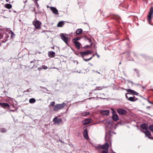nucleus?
<instances>
[{
  "mask_svg": "<svg viewBox=\"0 0 153 153\" xmlns=\"http://www.w3.org/2000/svg\"><path fill=\"white\" fill-rule=\"evenodd\" d=\"M107 124H108V126H107V127H109V128L111 126V122H106V124H105L106 126Z\"/></svg>",
  "mask_w": 153,
  "mask_h": 153,
  "instance_id": "32",
  "label": "nucleus"
},
{
  "mask_svg": "<svg viewBox=\"0 0 153 153\" xmlns=\"http://www.w3.org/2000/svg\"><path fill=\"white\" fill-rule=\"evenodd\" d=\"M111 136L109 134H107L106 133L105 139L106 141H109L111 140Z\"/></svg>",
  "mask_w": 153,
  "mask_h": 153,
  "instance_id": "17",
  "label": "nucleus"
},
{
  "mask_svg": "<svg viewBox=\"0 0 153 153\" xmlns=\"http://www.w3.org/2000/svg\"><path fill=\"white\" fill-rule=\"evenodd\" d=\"M97 88H98L99 89H98V90H101L103 88H104L103 87H101L100 86L97 87Z\"/></svg>",
  "mask_w": 153,
  "mask_h": 153,
  "instance_id": "38",
  "label": "nucleus"
},
{
  "mask_svg": "<svg viewBox=\"0 0 153 153\" xmlns=\"http://www.w3.org/2000/svg\"><path fill=\"white\" fill-rule=\"evenodd\" d=\"M82 31V29L79 28L77 29L76 31V33L77 35L80 34Z\"/></svg>",
  "mask_w": 153,
  "mask_h": 153,
  "instance_id": "22",
  "label": "nucleus"
},
{
  "mask_svg": "<svg viewBox=\"0 0 153 153\" xmlns=\"http://www.w3.org/2000/svg\"><path fill=\"white\" fill-rule=\"evenodd\" d=\"M80 115L84 116L85 117L88 115H89L90 114V113L88 111H85L83 112H82L80 113Z\"/></svg>",
  "mask_w": 153,
  "mask_h": 153,
  "instance_id": "18",
  "label": "nucleus"
},
{
  "mask_svg": "<svg viewBox=\"0 0 153 153\" xmlns=\"http://www.w3.org/2000/svg\"><path fill=\"white\" fill-rule=\"evenodd\" d=\"M42 68L43 69H46L48 68L45 65H43L42 66Z\"/></svg>",
  "mask_w": 153,
  "mask_h": 153,
  "instance_id": "36",
  "label": "nucleus"
},
{
  "mask_svg": "<svg viewBox=\"0 0 153 153\" xmlns=\"http://www.w3.org/2000/svg\"><path fill=\"white\" fill-rule=\"evenodd\" d=\"M143 1H144V0H143Z\"/></svg>",
  "mask_w": 153,
  "mask_h": 153,
  "instance_id": "56",
  "label": "nucleus"
},
{
  "mask_svg": "<svg viewBox=\"0 0 153 153\" xmlns=\"http://www.w3.org/2000/svg\"><path fill=\"white\" fill-rule=\"evenodd\" d=\"M37 6H39V4H37Z\"/></svg>",
  "mask_w": 153,
  "mask_h": 153,
  "instance_id": "53",
  "label": "nucleus"
},
{
  "mask_svg": "<svg viewBox=\"0 0 153 153\" xmlns=\"http://www.w3.org/2000/svg\"><path fill=\"white\" fill-rule=\"evenodd\" d=\"M48 56L49 57L51 58H53L55 56V53L52 51H50L48 52Z\"/></svg>",
  "mask_w": 153,
  "mask_h": 153,
  "instance_id": "13",
  "label": "nucleus"
},
{
  "mask_svg": "<svg viewBox=\"0 0 153 153\" xmlns=\"http://www.w3.org/2000/svg\"><path fill=\"white\" fill-rule=\"evenodd\" d=\"M153 15V7H151L150 10V11L148 14V21L149 23L150 24V22H151V20L152 19V17Z\"/></svg>",
  "mask_w": 153,
  "mask_h": 153,
  "instance_id": "3",
  "label": "nucleus"
},
{
  "mask_svg": "<svg viewBox=\"0 0 153 153\" xmlns=\"http://www.w3.org/2000/svg\"><path fill=\"white\" fill-rule=\"evenodd\" d=\"M9 11L10 12H11V10H9Z\"/></svg>",
  "mask_w": 153,
  "mask_h": 153,
  "instance_id": "50",
  "label": "nucleus"
},
{
  "mask_svg": "<svg viewBox=\"0 0 153 153\" xmlns=\"http://www.w3.org/2000/svg\"><path fill=\"white\" fill-rule=\"evenodd\" d=\"M14 12H16L15 11H14Z\"/></svg>",
  "mask_w": 153,
  "mask_h": 153,
  "instance_id": "54",
  "label": "nucleus"
},
{
  "mask_svg": "<svg viewBox=\"0 0 153 153\" xmlns=\"http://www.w3.org/2000/svg\"><path fill=\"white\" fill-rule=\"evenodd\" d=\"M92 121V120L91 119H86L84 120H83V121H82V123L83 125H86L91 123Z\"/></svg>",
  "mask_w": 153,
  "mask_h": 153,
  "instance_id": "9",
  "label": "nucleus"
},
{
  "mask_svg": "<svg viewBox=\"0 0 153 153\" xmlns=\"http://www.w3.org/2000/svg\"><path fill=\"white\" fill-rule=\"evenodd\" d=\"M134 70L135 71H136L137 70L136 68L134 69Z\"/></svg>",
  "mask_w": 153,
  "mask_h": 153,
  "instance_id": "46",
  "label": "nucleus"
},
{
  "mask_svg": "<svg viewBox=\"0 0 153 153\" xmlns=\"http://www.w3.org/2000/svg\"><path fill=\"white\" fill-rule=\"evenodd\" d=\"M83 136L85 140H88L89 138L88 136V132L87 129H85L83 131Z\"/></svg>",
  "mask_w": 153,
  "mask_h": 153,
  "instance_id": "11",
  "label": "nucleus"
},
{
  "mask_svg": "<svg viewBox=\"0 0 153 153\" xmlns=\"http://www.w3.org/2000/svg\"><path fill=\"white\" fill-rule=\"evenodd\" d=\"M54 123L56 124H59L62 122V120L61 118H58L57 117H55L53 119Z\"/></svg>",
  "mask_w": 153,
  "mask_h": 153,
  "instance_id": "8",
  "label": "nucleus"
},
{
  "mask_svg": "<svg viewBox=\"0 0 153 153\" xmlns=\"http://www.w3.org/2000/svg\"><path fill=\"white\" fill-rule=\"evenodd\" d=\"M88 40L89 41V43H91V39H88ZM91 45H92L91 43Z\"/></svg>",
  "mask_w": 153,
  "mask_h": 153,
  "instance_id": "41",
  "label": "nucleus"
},
{
  "mask_svg": "<svg viewBox=\"0 0 153 153\" xmlns=\"http://www.w3.org/2000/svg\"><path fill=\"white\" fill-rule=\"evenodd\" d=\"M108 146L109 145L108 143L106 142L103 145H99L96 146L95 147L96 149H99L100 151L101 149H102V150H103L108 149Z\"/></svg>",
  "mask_w": 153,
  "mask_h": 153,
  "instance_id": "2",
  "label": "nucleus"
},
{
  "mask_svg": "<svg viewBox=\"0 0 153 153\" xmlns=\"http://www.w3.org/2000/svg\"><path fill=\"white\" fill-rule=\"evenodd\" d=\"M137 100L138 99L134 96L133 97H130L128 99V100L132 102H134Z\"/></svg>",
  "mask_w": 153,
  "mask_h": 153,
  "instance_id": "16",
  "label": "nucleus"
},
{
  "mask_svg": "<svg viewBox=\"0 0 153 153\" xmlns=\"http://www.w3.org/2000/svg\"><path fill=\"white\" fill-rule=\"evenodd\" d=\"M92 53V51L90 50H88L84 52H80L79 53L80 54L82 58L84 59V56H88V55L91 54Z\"/></svg>",
  "mask_w": 153,
  "mask_h": 153,
  "instance_id": "4",
  "label": "nucleus"
},
{
  "mask_svg": "<svg viewBox=\"0 0 153 153\" xmlns=\"http://www.w3.org/2000/svg\"><path fill=\"white\" fill-rule=\"evenodd\" d=\"M97 73H98V74H100V72H97Z\"/></svg>",
  "mask_w": 153,
  "mask_h": 153,
  "instance_id": "52",
  "label": "nucleus"
},
{
  "mask_svg": "<svg viewBox=\"0 0 153 153\" xmlns=\"http://www.w3.org/2000/svg\"><path fill=\"white\" fill-rule=\"evenodd\" d=\"M80 39L78 37H76L73 39V42H77V41L79 40Z\"/></svg>",
  "mask_w": 153,
  "mask_h": 153,
  "instance_id": "31",
  "label": "nucleus"
},
{
  "mask_svg": "<svg viewBox=\"0 0 153 153\" xmlns=\"http://www.w3.org/2000/svg\"><path fill=\"white\" fill-rule=\"evenodd\" d=\"M50 8L52 12L54 14L56 15L59 14V13H58V10L55 7H51Z\"/></svg>",
  "mask_w": 153,
  "mask_h": 153,
  "instance_id": "12",
  "label": "nucleus"
},
{
  "mask_svg": "<svg viewBox=\"0 0 153 153\" xmlns=\"http://www.w3.org/2000/svg\"><path fill=\"white\" fill-rule=\"evenodd\" d=\"M126 90L128 92H130L131 94H134V90L129 89H126Z\"/></svg>",
  "mask_w": 153,
  "mask_h": 153,
  "instance_id": "26",
  "label": "nucleus"
},
{
  "mask_svg": "<svg viewBox=\"0 0 153 153\" xmlns=\"http://www.w3.org/2000/svg\"><path fill=\"white\" fill-rule=\"evenodd\" d=\"M31 88H29L28 89H27L26 91H24V92H30L31 91Z\"/></svg>",
  "mask_w": 153,
  "mask_h": 153,
  "instance_id": "34",
  "label": "nucleus"
},
{
  "mask_svg": "<svg viewBox=\"0 0 153 153\" xmlns=\"http://www.w3.org/2000/svg\"><path fill=\"white\" fill-rule=\"evenodd\" d=\"M112 118L113 120L114 121H116L119 119L118 116L117 114H113Z\"/></svg>",
  "mask_w": 153,
  "mask_h": 153,
  "instance_id": "19",
  "label": "nucleus"
},
{
  "mask_svg": "<svg viewBox=\"0 0 153 153\" xmlns=\"http://www.w3.org/2000/svg\"><path fill=\"white\" fill-rule=\"evenodd\" d=\"M148 102L149 103H151V102L149 101L148 100Z\"/></svg>",
  "mask_w": 153,
  "mask_h": 153,
  "instance_id": "48",
  "label": "nucleus"
},
{
  "mask_svg": "<svg viewBox=\"0 0 153 153\" xmlns=\"http://www.w3.org/2000/svg\"><path fill=\"white\" fill-rule=\"evenodd\" d=\"M100 153H108V149L102 150Z\"/></svg>",
  "mask_w": 153,
  "mask_h": 153,
  "instance_id": "29",
  "label": "nucleus"
},
{
  "mask_svg": "<svg viewBox=\"0 0 153 153\" xmlns=\"http://www.w3.org/2000/svg\"><path fill=\"white\" fill-rule=\"evenodd\" d=\"M142 132L145 134L146 137H147L150 139L153 140V138L151 137V134L149 131L146 130L145 131Z\"/></svg>",
  "mask_w": 153,
  "mask_h": 153,
  "instance_id": "10",
  "label": "nucleus"
},
{
  "mask_svg": "<svg viewBox=\"0 0 153 153\" xmlns=\"http://www.w3.org/2000/svg\"><path fill=\"white\" fill-rule=\"evenodd\" d=\"M131 83H132V84H133V82H132V81H131Z\"/></svg>",
  "mask_w": 153,
  "mask_h": 153,
  "instance_id": "49",
  "label": "nucleus"
},
{
  "mask_svg": "<svg viewBox=\"0 0 153 153\" xmlns=\"http://www.w3.org/2000/svg\"><path fill=\"white\" fill-rule=\"evenodd\" d=\"M149 128L152 132H153V125H150L149 126Z\"/></svg>",
  "mask_w": 153,
  "mask_h": 153,
  "instance_id": "28",
  "label": "nucleus"
},
{
  "mask_svg": "<svg viewBox=\"0 0 153 153\" xmlns=\"http://www.w3.org/2000/svg\"><path fill=\"white\" fill-rule=\"evenodd\" d=\"M141 127L143 129L147 130L148 128V125L146 123H143L141 125Z\"/></svg>",
  "mask_w": 153,
  "mask_h": 153,
  "instance_id": "20",
  "label": "nucleus"
},
{
  "mask_svg": "<svg viewBox=\"0 0 153 153\" xmlns=\"http://www.w3.org/2000/svg\"><path fill=\"white\" fill-rule=\"evenodd\" d=\"M64 22L63 21H60L58 23L57 26L58 27H61L64 25Z\"/></svg>",
  "mask_w": 153,
  "mask_h": 153,
  "instance_id": "21",
  "label": "nucleus"
},
{
  "mask_svg": "<svg viewBox=\"0 0 153 153\" xmlns=\"http://www.w3.org/2000/svg\"><path fill=\"white\" fill-rule=\"evenodd\" d=\"M55 102L54 101L52 102H51L50 104L49 105H51L52 106H53L55 104Z\"/></svg>",
  "mask_w": 153,
  "mask_h": 153,
  "instance_id": "33",
  "label": "nucleus"
},
{
  "mask_svg": "<svg viewBox=\"0 0 153 153\" xmlns=\"http://www.w3.org/2000/svg\"><path fill=\"white\" fill-rule=\"evenodd\" d=\"M33 23L36 28L39 29L40 28V25H41V22L40 21L38 20H36L35 22L33 21Z\"/></svg>",
  "mask_w": 153,
  "mask_h": 153,
  "instance_id": "5",
  "label": "nucleus"
},
{
  "mask_svg": "<svg viewBox=\"0 0 153 153\" xmlns=\"http://www.w3.org/2000/svg\"><path fill=\"white\" fill-rule=\"evenodd\" d=\"M97 55V53L96 51L95 53V55Z\"/></svg>",
  "mask_w": 153,
  "mask_h": 153,
  "instance_id": "45",
  "label": "nucleus"
},
{
  "mask_svg": "<svg viewBox=\"0 0 153 153\" xmlns=\"http://www.w3.org/2000/svg\"><path fill=\"white\" fill-rule=\"evenodd\" d=\"M36 61V60L35 59H34L33 61H32L30 62V64H32V68H33L34 66V63Z\"/></svg>",
  "mask_w": 153,
  "mask_h": 153,
  "instance_id": "30",
  "label": "nucleus"
},
{
  "mask_svg": "<svg viewBox=\"0 0 153 153\" xmlns=\"http://www.w3.org/2000/svg\"><path fill=\"white\" fill-rule=\"evenodd\" d=\"M66 104L64 103H63L62 104H57L54 106L53 110L55 111H57L59 110L62 109L66 106Z\"/></svg>",
  "mask_w": 153,
  "mask_h": 153,
  "instance_id": "1",
  "label": "nucleus"
},
{
  "mask_svg": "<svg viewBox=\"0 0 153 153\" xmlns=\"http://www.w3.org/2000/svg\"><path fill=\"white\" fill-rule=\"evenodd\" d=\"M36 1H38L39 0H36Z\"/></svg>",
  "mask_w": 153,
  "mask_h": 153,
  "instance_id": "55",
  "label": "nucleus"
},
{
  "mask_svg": "<svg viewBox=\"0 0 153 153\" xmlns=\"http://www.w3.org/2000/svg\"><path fill=\"white\" fill-rule=\"evenodd\" d=\"M117 111L119 114L120 115H125L127 113V111L126 110L122 108L117 109Z\"/></svg>",
  "mask_w": 153,
  "mask_h": 153,
  "instance_id": "6",
  "label": "nucleus"
},
{
  "mask_svg": "<svg viewBox=\"0 0 153 153\" xmlns=\"http://www.w3.org/2000/svg\"><path fill=\"white\" fill-rule=\"evenodd\" d=\"M138 93H137V92L134 91L133 94H134L136 95H138Z\"/></svg>",
  "mask_w": 153,
  "mask_h": 153,
  "instance_id": "39",
  "label": "nucleus"
},
{
  "mask_svg": "<svg viewBox=\"0 0 153 153\" xmlns=\"http://www.w3.org/2000/svg\"><path fill=\"white\" fill-rule=\"evenodd\" d=\"M121 64V62H120V63H119V64Z\"/></svg>",
  "mask_w": 153,
  "mask_h": 153,
  "instance_id": "51",
  "label": "nucleus"
},
{
  "mask_svg": "<svg viewBox=\"0 0 153 153\" xmlns=\"http://www.w3.org/2000/svg\"><path fill=\"white\" fill-rule=\"evenodd\" d=\"M60 36L61 37L62 39L65 42L67 45L68 44V38L67 36H66L63 33H61Z\"/></svg>",
  "mask_w": 153,
  "mask_h": 153,
  "instance_id": "7",
  "label": "nucleus"
},
{
  "mask_svg": "<svg viewBox=\"0 0 153 153\" xmlns=\"http://www.w3.org/2000/svg\"><path fill=\"white\" fill-rule=\"evenodd\" d=\"M5 7L8 9H10L12 8V5L9 4H5Z\"/></svg>",
  "mask_w": 153,
  "mask_h": 153,
  "instance_id": "25",
  "label": "nucleus"
},
{
  "mask_svg": "<svg viewBox=\"0 0 153 153\" xmlns=\"http://www.w3.org/2000/svg\"><path fill=\"white\" fill-rule=\"evenodd\" d=\"M0 105L1 107L4 108H5V107H9L10 106L9 105L6 103L0 102Z\"/></svg>",
  "mask_w": 153,
  "mask_h": 153,
  "instance_id": "15",
  "label": "nucleus"
},
{
  "mask_svg": "<svg viewBox=\"0 0 153 153\" xmlns=\"http://www.w3.org/2000/svg\"><path fill=\"white\" fill-rule=\"evenodd\" d=\"M35 9H36L35 7L34 8V9H33V12H35Z\"/></svg>",
  "mask_w": 153,
  "mask_h": 153,
  "instance_id": "44",
  "label": "nucleus"
},
{
  "mask_svg": "<svg viewBox=\"0 0 153 153\" xmlns=\"http://www.w3.org/2000/svg\"><path fill=\"white\" fill-rule=\"evenodd\" d=\"M128 94V93H126V99H127V100H128V96H127V94Z\"/></svg>",
  "mask_w": 153,
  "mask_h": 153,
  "instance_id": "40",
  "label": "nucleus"
},
{
  "mask_svg": "<svg viewBox=\"0 0 153 153\" xmlns=\"http://www.w3.org/2000/svg\"><path fill=\"white\" fill-rule=\"evenodd\" d=\"M111 110L112 113L113 114H114L116 113L115 111L113 109H111Z\"/></svg>",
  "mask_w": 153,
  "mask_h": 153,
  "instance_id": "37",
  "label": "nucleus"
},
{
  "mask_svg": "<svg viewBox=\"0 0 153 153\" xmlns=\"http://www.w3.org/2000/svg\"><path fill=\"white\" fill-rule=\"evenodd\" d=\"M98 89H97V87L95 89H94V91H96V90H98Z\"/></svg>",
  "mask_w": 153,
  "mask_h": 153,
  "instance_id": "43",
  "label": "nucleus"
},
{
  "mask_svg": "<svg viewBox=\"0 0 153 153\" xmlns=\"http://www.w3.org/2000/svg\"><path fill=\"white\" fill-rule=\"evenodd\" d=\"M97 56V57L98 58H99L100 57V56L98 54H97L96 55Z\"/></svg>",
  "mask_w": 153,
  "mask_h": 153,
  "instance_id": "42",
  "label": "nucleus"
},
{
  "mask_svg": "<svg viewBox=\"0 0 153 153\" xmlns=\"http://www.w3.org/2000/svg\"><path fill=\"white\" fill-rule=\"evenodd\" d=\"M36 102V100L34 98H31L29 100V103L31 104H33L35 103Z\"/></svg>",
  "mask_w": 153,
  "mask_h": 153,
  "instance_id": "24",
  "label": "nucleus"
},
{
  "mask_svg": "<svg viewBox=\"0 0 153 153\" xmlns=\"http://www.w3.org/2000/svg\"><path fill=\"white\" fill-rule=\"evenodd\" d=\"M73 42L74 43L76 48L78 49L80 48V43L79 42Z\"/></svg>",
  "mask_w": 153,
  "mask_h": 153,
  "instance_id": "23",
  "label": "nucleus"
},
{
  "mask_svg": "<svg viewBox=\"0 0 153 153\" xmlns=\"http://www.w3.org/2000/svg\"><path fill=\"white\" fill-rule=\"evenodd\" d=\"M94 56V55H93L89 59H84V60L85 62H88V61H89L90 60H91L92 59V57Z\"/></svg>",
  "mask_w": 153,
  "mask_h": 153,
  "instance_id": "27",
  "label": "nucleus"
},
{
  "mask_svg": "<svg viewBox=\"0 0 153 153\" xmlns=\"http://www.w3.org/2000/svg\"><path fill=\"white\" fill-rule=\"evenodd\" d=\"M10 0H6V2H8L9 1H10Z\"/></svg>",
  "mask_w": 153,
  "mask_h": 153,
  "instance_id": "47",
  "label": "nucleus"
},
{
  "mask_svg": "<svg viewBox=\"0 0 153 153\" xmlns=\"http://www.w3.org/2000/svg\"><path fill=\"white\" fill-rule=\"evenodd\" d=\"M109 113V111L108 110H103L100 111V113L103 115H107Z\"/></svg>",
  "mask_w": 153,
  "mask_h": 153,
  "instance_id": "14",
  "label": "nucleus"
},
{
  "mask_svg": "<svg viewBox=\"0 0 153 153\" xmlns=\"http://www.w3.org/2000/svg\"><path fill=\"white\" fill-rule=\"evenodd\" d=\"M1 131L2 133L5 132L6 131L5 129L4 128H2L1 129Z\"/></svg>",
  "mask_w": 153,
  "mask_h": 153,
  "instance_id": "35",
  "label": "nucleus"
}]
</instances>
